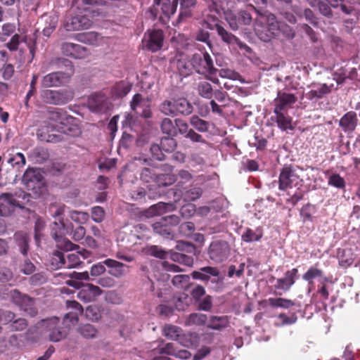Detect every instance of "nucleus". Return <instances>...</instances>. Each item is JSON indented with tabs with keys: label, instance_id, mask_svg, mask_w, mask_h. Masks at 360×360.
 <instances>
[{
	"label": "nucleus",
	"instance_id": "obj_28",
	"mask_svg": "<svg viewBox=\"0 0 360 360\" xmlns=\"http://www.w3.org/2000/svg\"><path fill=\"white\" fill-rule=\"evenodd\" d=\"M176 342L185 347H191L198 344L199 337L195 333H185L182 330Z\"/></svg>",
	"mask_w": 360,
	"mask_h": 360
},
{
	"label": "nucleus",
	"instance_id": "obj_52",
	"mask_svg": "<svg viewBox=\"0 0 360 360\" xmlns=\"http://www.w3.org/2000/svg\"><path fill=\"white\" fill-rule=\"evenodd\" d=\"M328 185L335 188L342 189L345 187V181L338 174H333L328 176Z\"/></svg>",
	"mask_w": 360,
	"mask_h": 360
},
{
	"label": "nucleus",
	"instance_id": "obj_51",
	"mask_svg": "<svg viewBox=\"0 0 360 360\" xmlns=\"http://www.w3.org/2000/svg\"><path fill=\"white\" fill-rule=\"evenodd\" d=\"M322 276L323 272L321 269L311 266L302 276V278L311 284L314 278L322 277Z\"/></svg>",
	"mask_w": 360,
	"mask_h": 360
},
{
	"label": "nucleus",
	"instance_id": "obj_15",
	"mask_svg": "<svg viewBox=\"0 0 360 360\" xmlns=\"http://www.w3.org/2000/svg\"><path fill=\"white\" fill-rule=\"evenodd\" d=\"M61 51L63 55L75 59H84L90 55L89 51L86 47L70 42L62 44Z\"/></svg>",
	"mask_w": 360,
	"mask_h": 360
},
{
	"label": "nucleus",
	"instance_id": "obj_2",
	"mask_svg": "<svg viewBox=\"0 0 360 360\" xmlns=\"http://www.w3.org/2000/svg\"><path fill=\"white\" fill-rule=\"evenodd\" d=\"M278 22L275 15L271 13H260L254 24V30L260 40L269 41L275 34Z\"/></svg>",
	"mask_w": 360,
	"mask_h": 360
},
{
	"label": "nucleus",
	"instance_id": "obj_41",
	"mask_svg": "<svg viewBox=\"0 0 360 360\" xmlns=\"http://www.w3.org/2000/svg\"><path fill=\"white\" fill-rule=\"evenodd\" d=\"M297 320V316L295 313H292L290 315L281 313L276 316V321L275 323L277 326H283L285 325H292Z\"/></svg>",
	"mask_w": 360,
	"mask_h": 360
},
{
	"label": "nucleus",
	"instance_id": "obj_35",
	"mask_svg": "<svg viewBox=\"0 0 360 360\" xmlns=\"http://www.w3.org/2000/svg\"><path fill=\"white\" fill-rule=\"evenodd\" d=\"M263 236L261 228H257L255 230L247 228L242 234V239L247 243L258 241Z\"/></svg>",
	"mask_w": 360,
	"mask_h": 360
},
{
	"label": "nucleus",
	"instance_id": "obj_14",
	"mask_svg": "<svg viewBox=\"0 0 360 360\" xmlns=\"http://www.w3.org/2000/svg\"><path fill=\"white\" fill-rule=\"evenodd\" d=\"M178 0H153V12L155 16L162 14L169 18L176 11Z\"/></svg>",
	"mask_w": 360,
	"mask_h": 360
},
{
	"label": "nucleus",
	"instance_id": "obj_54",
	"mask_svg": "<svg viewBox=\"0 0 360 360\" xmlns=\"http://www.w3.org/2000/svg\"><path fill=\"white\" fill-rule=\"evenodd\" d=\"M8 162L11 164L12 167H16L18 169L25 165L26 160L22 153H18L13 157L10 158Z\"/></svg>",
	"mask_w": 360,
	"mask_h": 360
},
{
	"label": "nucleus",
	"instance_id": "obj_21",
	"mask_svg": "<svg viewBox=\"0 0 360 360\" xmlns=\"http://www.w3.org/2000/svg\"><path fill=\"white\" fill-rule=\"evenodd\" d=\"M56 256L58 258L60 265H64L68 269L75 268L82 263L81 257L85 259L86 256L80 252L69 253L65 255L60 252H58Z\"/></svg>",
	"mask_w": 360,
	"mask_h": 360
},
{
	"label": "nucleus",
	"instance_id": "obj_56",
	"mask_svg": "<svg viewBox=\"0 0 360 360\" xmlns=\"http://www.w3.org/2000/svg\"><path fill=\"white\" fill-rule=\"evenodd\" d=\"M226 20L233 30H237L239 28L240 22H238V13L237 14H234L232 12L226 13Z\"/></svg>",
	"mask_w": 360,
	"mask_h": 360
},
{
	"label": "nucleus",
	"instance_id": "obj_38",
	"mask_svg": "<svg viewBox=\"0 0 360 360\" xmlns=\"http://www.w3.org/2000/svg\"><path fill=\"white\" fill-rule=\"evenodd\" d=\"M175 105L176 108V114L189 115L193 111L191 104L184 98L175 99Z\"/></svg>",
	"mask_w": 360,
	"mask_h": 360
},
{
	"label": "nucleus",
	"instance_id": "obj_55",
	"mask_svg": "<svg viewBox=\"0 0 360 360\" xmlns=\"http://www.w3.org/2000/svg\"><path fill=\"white\" fill-rule=\"evenodd\" d=\"M201 195L202 190L200 188H193L184 193V199L186 201H193L198 199Z\"/></svg>",
	"mask_w": 360,
	"mask_h": 360
},
{
	"label": "nucleus",
	"instance_id": "obj_34",
	"mask_svg": "<svg viewBox=\"0 0 360 360\" xmlns=\"http://www.w3.org/2000/svg\"><path fill=\"white\" fill-rule=\"evenodd\" d=\"M181 330L182 328L177 326L166 324L162 328V335L171 340L176 341Z\"/></svg>",
	"mask_w": 360,
	"mask_h": 360
},
{
	"label": "nucleus",
	"instance_id": "obj_26",
	"mask_svg": "<svg viewBox=\"0 0 360 360\" xmlns=\"http://www.w3.org/2000/svg\"><path fill=\"white\" fill-rule=\"evenodd\" d=\"M141 179L145 182H150L155 181L158 179V181H167V182L162 183L163 186L171 185L175 181L174 178L169 174H161L158 176H155V174L153 173L152 170L149 168H144L141 174Z\"/></svg>",
	"mask_w": 360,
	"mask_h": 360
},
{
	"label": "nucleus",
	"instance_id": "obj_20",
	"mask_svg": "<svg viewBox=\"0 0 360 360\" xmlns=\"http://www.w3.org/2000/svg\"><path fill=\"white\" fill-rule=\"evenodd\" d=\"M333 87V84L328 85L326 84L312 83L309 86L310 90L307 94V96L310 100L320 99L329 94Z\"/></svg>",
	"mask_w": 360,
	"mask_h": 360
},
{
	"label": "nucleus",
	"instance_id": "obj_36",
	"mask_svg": "<svg viewBox=\"0 0 360 360\" xmlns=\"http://www.w3.org/2000/svg\"><path fill=\"white\" fill-rule=\"evenodd\" d=\"M266 302L272 307L283 309H289L295 305V302L292 300L282 297H270L266 300Z\"/></svg>",
	"mask_w": 360,
	"mask_h": 360
},
{
	"label": "nucleus",
	"instance_id": "obj_11",
	"mask_svg": "<svg viewBox=\"0 0 360 360\" xmlns=\"http://www.w3.org/2000/svg\"><path fill=\"white\" fill-rule=\"evenodd\" d=\"M73 68L71 67L70 72H56L45 75L41 80L44 87L60 86L65 84L73 75Z\"/></svg>",
	"mask_w": 360,
	"mask_h": 360
},
{
	"label": "nucleus",
	"instance_id": "obj_12",
	"mask_svg": "<svg viewBox=\"0 0 360 360\" xmlns=\"http://www.w3.org/2000/svg\"><path fill=\"white\" fill-rule=\"evenodd\" d=\"M132 111L144 118H149L152 115L150 101L139 94H135L130 102Z\"/></svg>",
	"mask_w": 360,
	"mask_h": 360
},
{
	"label": "nucleus",
	"instance_id": "obj_37",
	"mask_svg": "<svg viewBox=\"0 0 360 360\" xmlns=\"http://www.w3.org/2000/svg\"><path fill=\"white\" fill-rule=\"evenodd\" d=\"M207 316L203 314L193 313L186 317L184 325L186 326H202L205 323Z\"/></svg>",
	"mask_w": 360,
	"mask_h": 360
},
{
	"label": "nucleus",
	"instance_id": "obj_1",
	"mask_svg": "<svg viewBox=\"0 0 360 360\" xmlns=\"http://www.w3.org/2000/svg\"><path fill=\"white\" fill-rule=\"evenodd\" d=\"M65 210L64 205L51 204L49 207L51 215L55 219L51 227V236L58 243V247L68 251L73 249L74 244L63 237L68 232V227L63 220Z\"/></svg>",
	"mask_w": 360,
	"mask_h": 360
},
{
	"label": "nucleus",
	"instance_id": "obj_42",
	"mask_svg": "<svg viewBox=\"0 0 360 360\" xmlns=\"http://www.w3.org/2000/svg\"><path fill=\"white\" fill-rule=\"evenodd\" d=\"M79 334L85 338H95L98 335L96 328L91 324H84L79 326L77 329Z\"/></svg>",
	"mask_w": 360,
	"mask_h": 360
},
{
	"label": "nucleus",
	"instance_id": "obj_49",
	"mask_svg": "<svg viewBox=\"0 0 360 360\" xmlns=\"http://www.w3.org/2000/svg\"><path fill=\"white\" fill-rule=\"evenodd\" d=\"M198 91L199 94L205 98H211L212 96V88L211 84L207 82H201L198 84Z\"/></svg>",
	"mask_w": 360,
	"mask_h": 360
},
{
	"label": "nucleus",
	"instance_id": "obj_23",
	"mask_svg": "<svg viewBox=\"0 0 360 360\" xmlns=\"http://www.w3.org/2000/svg\"><path fill=\"white\" fill-rule=\"evenodd\" d=\"M103 263L108 267V273L116 278L122 277L129 271V266L128 265L114 259H108Z\"/></svg>",
	"mask_w": 360,
	"mask_h": 360
},
{
	"label": "nucleus",
	"instance_id": "obj_9",
	"mask_svg": "<svg viewBox=\"0 0 360 360\" xmlns=\"http://www.w3.org/2000/svg\"><path fill=\"white\" fill-rule=\"evenodd\" d=\"M230 251V246L226 241L215 240L210 244L208 254L212 261L220 263L228 259Z\"/></svg>",
	"mask_w": 360,
	"mask_h": 360
},
{
	"label": "nucleus",
	"instance_id": "obj_48",
	"mask_svg": "<svg viewBox=\"0 0 360 360\" xmlns=\"http://www.w3.org/2000/svg\"><path fill=\"white\" fill-rule=\"evenodd\" d=\"M131 90V85L125 82L117 84L113 89V94L117 98L125 96Z\"/></svg>",
	"mask_w": 360,
	"mask_h": 360
},
{
	"label": "nucleus",
	"instance_id": "obj_27",
	"mask_svg": "<svg viewBox=\"0 0 360 360\" xmlns=\"http://www.w3.org/2000/svg\"><path fill=\"white\" fill-rule=\"evenodd\" d=\"M88 105L92 111L102 112L108 107L107 98L101 94L91 95L88 100Z\"/></svg>",
	"mask_w": 360,
	"mask_h": 360
},
{
	"label": "nucleus",
	"instance_id": "obj_46",
	"mask_svg": "<svg viewBox=\"0 0 360 360\" xmlns=\"http://www.w3.org/2000/svg\"><path fill=\"white\" fill-rule=\"evenodd\" d=\"M191 124L200 132H206L209 129V122L200 119L198 116H192L190 120Z\"/></svg>",
	"mask_w": 360,
	"mask_h": 360
},
{
	"label": "nucleus",
	"instance_id": "obj_10",
	"mask_svg": "<svg viewBox=\"0 0 360 360\" xmlns=\"http://www.w3.org/2000/svg\"><path fill=\"white\" fill-rule=\"evenodd\" d=\"M47 119L51 127L60 131L66 122L74 121V117L68 115L65 110L61 108H56L48 112Z\"/></svg>",
	"mask_w": 360,
	"mask_h": 360
},
{
	"label": "nucleus",
	"instance_id": "obj_40",
	"mask_svg": "<svg viewBox=\"0 0 360 360\" xmlns=\"http://www.w3.org/2000/svg\"><path fill=\"white\" fill-rule=\"evenodd\" d=\"M175 104V100H166L160 105L159 109L164 115L174 117L177 115Z\"/></svg>",
	"mask_w": 360,
	"mask_h": 360
},
{
	"label": "nucleus",
	"instance_id": "obj_61",
	"mask_svg": "<svg viewBox=\"0 0 360 360\" xmlns=\"http://www.w3.org/2000/svg\"><path fill=\"white\" fill-rule=\"evenodd\" d=\"M10 294L11 297L12 298L13 302L18 304H22V302H25V300H29L30 302H32V300H30L28 297L22 296L20 292L16 290H11Z\"/></svg>",
	"mask_w": 360,
	"mask_h": 360
},
{
	"label": "nucleus",
	"instance_id": "obj_3",
	"mask_svg": "<svg viewBox=\"0 0 360 360\" xmlns=\"http://www.w3.org/2000/svg\"><path fill=\"white\" fill-rule=\"evenodd\" d=\"M30 195L20 191L14 195L11 193H3L0 195V215L8 216L15 207L23 208L26 202L30 200Z\"/></svg>",
	"mask_w": 360,
	"mask_h": 360
},
{
	"label": "nucleus",
	"instance_id": "obj_16",
	"mask_svg": "<svg viewBox=\"0 0 360 360\" xmlns=\"http://www.w3.org/2000/svg\"><path fill=\"white\" fill-rule=\"evenodd\" d=\"M144 46L153 51L160 50L162 46L163 34L161 30L148 31L144 36L143 39Z\"/></svg>",
	"mask_w": 360,
	"mask_h": 360
},
{
	"label": "nucleus",
	"instance_id": "obj_44",
	"mask_svg": "<svg viewBox=\"0 0 360 360\" xmlns=\"http://www.w3.org/2000/svg\"><path fill=\"white\" fill-rule=\"evenodd\" d=\"M228 323L226 316H212L210 320L208 327L214 330H220L226 328Z\"/></svg>",
	"mask_w": 360,
	"mask_h": 360
},
{
	"label": "nucleus",
	"instance_id": "obj_63",
	"mask_svg": "<svg viewBox=\"0 0 360 360\" xmlns=\"http://www.w3.org/2000/svg\"><path fill=\"white\" fill-rule=\"evenodd\" d=\"M238 22L240 25H250L252 22L251 15L245 11L238 12Z\"/></svg>",
	"mask_w": 360,
	"mask_h": 360
},
{
	"label": "nucleus",
	"instance_id": "obj_18",
	"mask_svg": "<svg viewBox=\"0 0 360 360\" xmlns=\"http://www.w3.org/2000/svg\"><path fill=\"white\" fill-rule=\"evenodd\" d=\"M153 352L154 354L170 355L176 358L184 359H188L191 356V353L188 350L178 349L174 347L173 343H167L164 346L154 349Z\"/></svg>",
	"mask_w": 360,
	"mask_h": 360
},
{
	"label": "nucleus",
	"instance_id": "obj_6",
	"mask_svg": "<svg viewBox=\"0 0 360 360\" xmlns=\"http://www.w3.org/2000/svg\"><path fill=\"white\" fill-rule=\"evenodd\" d=\"M279 189L286 191L293 187H297L301 185L302 179L297 174L296 169L291 166H285L279 175Z\"/></svg>",
	"mask_w": 360,
	"mask_h": 360
},
{
	"label": "nucleus",
	"instance_id": "obj_7",
	"mask_svg": "<svg viewBox=\"0 0 360 360\" xmlns=\"http://www.w3.org/2000/svg\"><path fill=\"white\" fill-rule=\"evenodd\" d=\"M41 327L49 340L52 342H58L64 339L68 334L66 330L60 328V320L57 317L43 320Z\"/></svg>",
	"mask_w": 360,
	"mask_h": 360
},
{
	"label": "nucleus",
	"instance_id": "obj_13",
	"mask_svg": "<svg viewBox=\"0 0 360 360\" xmlns=\"http://www.w3.org/2000/svg\"><path fill=\"white\" fill-rule=\"evenodd\" d=\"M206 24L207 28L210 30L216 29L218 35L221 37V40L226 44L230 45L236 44L241 49H244L248 52L250 51V47L247 44L240 41L236 36H234L231 32H229L219 24L215 23L214 25H212L207 22H206Z\"/></svg>",
	"mask_w": 360,
	"mask_h": 360
},
{
	"label": "nucleus",
	"instance_id": "obj_17",
	"mask_svg": "<svg viewBox=\"0 0 360 360\" xmlns=\"http://www.w3.org/2000/svg\"><path fill=\"white\" fill-rule=\"evenodd\" d=\"M274 101V112H283L284 110L291 108V105L297 101V98L292 94L279 91Z\"/></svg>",
	"mask_w": 360,
	"mask_h": 360
},
{
	"label": "nucleus",
	"instance_id": "obj_60",
	"mask_svg": "<svg viewBox=\"0 0 360 360\" xmlns=\"http://www.w3.org/2000/svg\"><path fill=\"white\" fill-rule=\"evenodd\" d=\"M150 150L153 159L157 160H162L164 159L163 150L161 146L158 144H153L151 146Z\"/></svg>",
	"mask_w": 360,
	"mask_h": 360
},
{
	"label": "nucleus",
	"instance_id": "obj_24",
	"mask_svg": "<svg viewBox=\"0 0 360 360\" xmlns=\"http://www.w3.org/2000/svg\"><path fill=\"white\" fill-rule=\"evenodd\" d=\"M298 271L294 268L290 271H288L283 278L277 279L275 288L278 290H282L283 291L288 290L290 287L295 283L297 277Z\"/></svg>",
	"mask_w": 360,
	"mask_h": 360
},
{
	"label": "nucleus",
	"instance_id": "obj_58",
	"mask_svg": "<svg viewBox=\"0 0 360 360\" xmlns=\"http://www.w3.org/2000/svg\"><path fill=\"white\" fill-rule=\"evenodd\" d=\"M104 210L101 207H94L91 209V218L97 223L101 222L104 218Z\"/></svg>",
	"mask_w": 360,
	"mask_h": 360
},
{
	"label": "nucleus",
	"instance_id": "obj_43",
	"mask_svg": "<svg viewBox=\"0 0 360 360\" xmlns=\"http://www.w3.org/2000/svg\"><path fill=\"white\" fill-rule=\"evenodd\" d=\"M153 231L166 238H170L172 237V229L167 226L163 222H155L153 224Z\"/></svg>",
	"mask_w": 360,
	"mask_h": 360
},
{
	"label": "nucleus",
	"instance_id": "obj_5",
	"mask_svg": "<svg viewBox=\"0 0 360 360\" xmlns=\"http://www.w3.org/2000/svg\"><path fill=\"white\" fill-rule=\"evenodd\" d=\"M22 183L31 191L36 197H39L46 191L45 181L39 169L29 168L22 176Z\"/></svg>",
	"mask_w": 360,
	"mask_h": 360
},
{
	"label": "nucleus",
	"instance_id": "obj_29",
	"mask_svg": "<svg viewBox=\"0 0 360 360\" xmlns=\"http://www.w3.org/2000/svg\"><path fill=\"white\" fill-rule=\"evenodd\" d=\"M276 115V122L278 127L282 131L293 130L295 126L292 123V119L283 112H274Z\"/></svg>",
	"mask_w": 360,
	"mask_h": 360
},
{
	"label": "nucleus",
	"instance_id": "obj_30",
	"mask_svg": "<svg viewBox=\"0 0 360 360\" xmlns=\"http://www.w3.org/2000/svg\"><path fill=\"white\" fill-rule=\"evenodd\" d=\"M219 271L212 266H205L200 269V271H195L192 273V276L194 279L207 281L210 276H218Z\"/></svg>",
	"mask_w": 360,
	"mask_h": 360
},
{
	"label": "nucleus",
	"instance_id": "obj_50",
	"mask_svg": "<svg viewBox=\"0 0 360 360\" xmlns=\"http://www.w3.org/2000/svg\"><path fill=\"white\" fill-rule=\"evenodd\" d=\"M161 129L164 134L169 136L176 134V126L169 118H164L161 123Z\"/></svg>",
	"mask_w": 360,
	"mask_h": 360
},
{
	"label": "nucleus",
	"instance_id": "obj_19",
	"mask_svg": "<svg viewBox=\"0 0 360 360\" xmlns=\"http://www.w3.org/2000/svg\"><path fill=\"white\" fill-rule=\"evenodd\" d=\"M79 289L80 290L77 294V297L84 302L95 301L102 293V290L98 286L90 283L83 285Z\"/></svg>",
	"mask_w": 360,
	"mask_h": 360
},
{
	"label": "nucleus",
	"instance_id": "obj_4",
	"mask_svg": "<svg viewBox=\"0 0 360 360\" xmlns=\"http://www.w3.org/2000/svg\"><path fill=\"white\" fill-rule=\"evenodd\" d=\"M191 65L198 73L205 75L214 83L219 79L214 77L217 70L214 67L212 57L207 53H195L191 58Z\"/></svg>",
	"mask_w": 360,
	"mask_h": 360
},
{
	"label": "nucleus",
	"instance_id": "obj_25",
	"mask_svg": "<svg viewBox=\"0 0 360 360\" xmlns=\"http://www.w3.org/2000/svg\"><path fill=\"white\" fill-rule=\"evenodd\" d=\"M91 25L90 20L84 15L71 18L65 22V28L68 31L88 29Z\"/></svg>",
	"mask_w": 360,
	"mask_h": 360
},
{
	"label": "nucleus",
	"instance_id": "obj_39",
	"mask_svg": "<svg viewBox=\"0 0 360 360\" xmlns=\"http://www.w3.org/2000/svg\"><path fill=\"white\" fill-rule=\"evenodd\" d=\"M60 131L71 136H79L82 134L77 120L75 117L74 121L66 122V125H64V128H62Z\"/></svg>",
	"mask_w": 360,
	"mask_h": 360
},
{
	"label": "nucleus",
	"instance_id": "obj_59",
	"mask_svg": "<svg viewBox=\"0 0 360 360\" xmlns=\"http://www.w3.org/2000/svg\"><path fill=\"white\" fill-rule=\"evenodd\" d=\"M219 75L222 78H227L233 80H237L240 75L231 69H221L219 71Z\"/></svg>",
	"mask_w": 360,
	"mask_h": 360
},
{
	"label": "nucleus",
	"instance_id": "obj_33",
	"mask_svg": "<svg viewBox=\"0 0 360 360\" xmlns=\"http://www.w3.org/2000/svg\"><path fill=\"white\" fill-rule=\"evenodd\" d=\"M340 124L345 130H354L356 125V114L353 112H347L340 120Z\"/></svg>",
	"mask_w": 360,
	"mask_h": 360
},
{
	"label": "nucleus",
	"instance_id": "obj_22",
	"mask_svg": "<svg viewBox=\"0 0 360 360\" xmlns=\"http://www.w3.org/2000/svg\"><path fill=\"white\" fill-rule=\"evenodd\" d=\"M76 39L79 42L94 46H101L105 42V38L95 32L78 34Z\"/></svg>",
	"mask_w": 360,
	"mask_h": 360
},
{
	"label": "nucleus",
	"instance_id": "obj_53",
	"mask_svg": "<svg viewBox=\"0 0 360 360\" xmlns=\"http://www.w3.org/2000/svg\"><path fill=\"white\" fill-rule=\"evenodd\" d=\"M69 216L72 220L81 224L86 223L89 218V215L87 212L76 210L70 211Z\"/></svg>",
	"mask_w": 360,
	"mask_h": 360
},
{
	"label": "nucleus",
	"instance_id": "obj_8",
	"mask_svg": "<svg viewBox=\"0 0 360 360\" xmlns=\"http://www.w3.org/2000/svg\"><path fill=\"white\" fill-rule=\"evenodd\" d=\"M74 94L70 90H44L41 92V98L46 103L61 105L70 101Z\"/></svg>",
	"mask_w": 360,
	"mask_h": 360
},
{
	"label": "nucleus",
	"instance_id": "obj_62",
	"mask_svg": "<svg viewBox=\"0 0 360 360\" xmlns=\"http://www.w3.org/2000/svg\"><path fill=\"white\" fill-rule=\"evenodd\" d=\"M27 326V321L25 319H18L13 321L11 325V330H23Z\"/></svg>",
	"mask_w": 360,
	"mask_h": 360
},
{
	"label": "nucleus",
	"instance_id": "obj_45",
	"mask_svg": "<svg viewBox=\"0 0 360 360\" xmlns=\"http://www.w3.org/2000/svg\"><path fill=\"white\" fill-rule=\"evenodd\" d=\"M176 67L180 75L183 76L189 75L192 72L191 60L186 61L184 59H178L176 62Z\"/></svg>",
	"mask_w": 360,
	"mask_h": 360
},
{
	"label": "nucleus",
	"instance_id": "obj_64",
	"mask_svg": "<svg viewBox=\"0 0 360 360\" xmlns=\"http://www.w3.org/2000/svg\"><path fill=\"white\" fill-rule=\"evenodd\" d=\"M105 271L104 263H97L93 265L90 270V274L91 276L96 277L101 275Z\"/></svg>",
	"mask_w": 360,
	"mask_h": 360
},
{
	"label": "nucleus",
	"instance_id": "obj_32",
	"mask_svg": "<svg viewBox=\"0 0 360 360\" xmlns=\"http://www.w3.org/2000/svg\"><path fill=\"white\" fill-rule=\"evenodd\" d=\"M14 240L19 251L24 256H27L30 240L27 233L21 231L17 232L14 235Z\"/></svg>",
	"mask_w": 360,
	"mask_h": 360
},
{
	"label": "nucleus",
	"instance_id": "obj_57",
	"mask_svg": "<svg viewBox=\"0 0 360 360\" xmlns=\"http://www.w3.org/2000/svg\"><path fill=\"white\" fill-rule=\"evenodd\" d=\"M161 147L166 152H172L176 147V141L172 138H163L161 139Z\"/></svg>",
	"mask_w": 360,
	"mask_h": 360
},
{
	"label": "nucleus",
	"instance_id": "obj_31",
	"mask_svg": "<svg viewBox=\"0 0 360 360\" xmlns=\"http://www.w3.org/2000/svg\"><path fill=\"white\" fill-rule=\"evenodd\" d=\"M70 277L71 280L68 281L66 283L75 288H80L83 285H84L82 281H90L89 274L87 271L84 272H76L73 271L70 274Z\"/></svg>",
	"mask_w": 360,
	"mask_h": 360
},
{
	"label": "nucleus",
	"instance_id": "obj_47",
	"mask_svg": "<svg viewBox=\"0 0 360 360\" xmlns=\"http://www.w3.org/2000/svg\"><path fill=\"white\" fill-rule=\"evenodd\" d=\"M172 207V204H167L160 202L157 203L156 205H152L149 208V212L154 215H161L165 213L167 211L171 210Z\"/></svg>",
	"mask_w": 360,
	"mask_h": 360
}]
</instances>
